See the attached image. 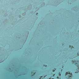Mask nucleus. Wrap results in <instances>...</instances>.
<instances>
[{
  "label": "nucleus",
  "instance_id": "423d86ee",
  "mask_svg": "<svg viewBox=\"0 0 79 79\" xmlns=\"http://www.w3.org/2000/svg\"><path fill=\"white\" fill-rule=\"evenodd\" d=\"M57 79H60V78L58 77H57Z\"/></svg>",
  "mask_w": 79,
  "mask_h": 79
},
{
  "label": "nucleus",
  "instance_id": "4468645a",
  "mask_svg": "<svg viewBox=\"0 0 79 79\" xmlns=\"http://www.w3.org/2000/svg\"><path fill=\"white\" fill-rule=\"evenodd\" d=\"M77 54H78V53H77Z\"/></svg>",
  "mask_w": 79,
  "mask_h": 79
},
{
  "label": "nucleus",
  "instance_id": "20e7f679",
  "mask_svg": "<svg viewBox=\"0 0 79 79\" xmlns=\"http://www.w3.org/2000/svg\"><path fill=\"white\" fill-rule=\"evenodd\" d=\"M73 46H72V47L71 46V45L69 46V47H70V48H73Z\"/></svg>",
  "mask_w": 79,
  "mask_h": 79
},
{
  "label": "nucleus",
  "instance_id": "7ed1b4c3",
  "mask_svg": "<svg viewBox=\"0 0 79 79\" xmlns=\"http://www.w3.org/2000/svg\"><path fill=\"white\" fill-rule=\"evenodd\" d=\"M60 73H59V77H61V74H60Z\"/></svg>",
  "mask_w": 79,
  "mask_h": 79
},
{
  "label": "nucleus",
  "instance_id": "6e6552de",
  "mask_svg": "<svg viewBox=\"0 0 79 79\" xmlns=\"http://www.w3.org/2000/svg\"><path fill=\"white\" fill-rule=\"evenodd\" d=\"M69 79H72V78H69Z\"/></svg>",
  "mask_w": 79,
  "mask_h": 79
},
{
  "label": "nucleus",
  "instance_id": "0eeeda50",
  "mask_svg": "<svg viewBox=\"0 0 79 79\" xmlns=\"http://www.w3.org/2000/svg\"><path fill=\"white\" fill-rule=\"evenodd\" d=\"M35 74V73H33L32 76H34V74Z\"/></svg>",
  "mask_w": 79,
  "mask_h": 79
},
{
  "label": "nucleus",
  "instance_id": "9d476101",
  "mask_svg": "<svg viewBox=\"0 0 79 79\" xmlns=\"http://www.w3.org/2000/svg\"><path fill=\"white\" fill-rule=\"evenodd\" d=\"M55 76V74H54L53 75V76Z\"/></svg>",
  "mask_w": 79,
  "mask_h": 79
},
{
  "label": "nucleus",
  "instance_id": "dca6fc26",
  "mask_svg": "<svg viewBox=\"0 0 79 79\" xmlns=\"http://www.w3.org/2000/svg\"><path fill=\"white\" fill-rule=\"evenodd\" d=\"M53 79H54V78H53Z\"/></svg>",
  "mask_w": 79,
  "mask_h": 79
},
{
  "label": "nucleus",
  "instance_id": "2eb2a0df",
  "mask_svg": "<svg viewBox=\"0 0 79 79\" xmlns=\"http://www.w3.org/2000/svg\"><path fill=\"white\" fill-rule=\"evenodd\" d=\"M61 71H62V69L61 70Z\"/></svg>",
  "mask_w": 79,
  "mask_h": 79
},
{
  "label": "nucleus",
  "instance_id": "f8f14e48",
  "mask_svg": "<svg viewBox=\"0 0 79 79\" xmlns=\"http://www.w3.org/2000/svg\"><path fill=\"white\" fill-rule=\"evenodd\" d=\"M49 79H51V78H49Z\"/></svg>",
  "mask_w": 79,
  "mask_h": 79
},
{
  "label": "nucleus",
  "instance_id": "ddd939ff",
  "mask_svg": "<svg viewBox=\"0 0 79 79\" xmlns=\"http://www.w3.org/2000/svg\"><path fill=\"white\" fill-rule=\"evenodd\" d=\"M52 79H53V78H52Z\"/></svg>",
  "mask_w": 79,
  "mask_h": 79
},
{
  "label": "nucleus",
  "instance_id": "f03ea898",
  "mask_svg": "<svg viewBox=\"0 0 79 79\" xmlns=\"http://www.w3.org/2000/svg\"><path fill=\"white\" fill-rule=\"evenodd\" d=\"M69 73L67 72L65 74V76L67 77H72V73H70V72H68Z\"/></svg>",
  "mask_w": 79,
  "mask_h": 79
},
{
  "label": "nucleus",
  "instance_id": "1a4fd4ad",
  "mask_svg": "<svg viewBox=\"0 0 79 79\" xmlns=\"http://www.w3.org/2000/svg\"><path fill=\"white\" fill-rule=\"evenodd\" d=\"M36 15H38V13H36Z\"/></svg>",
  "mask_w": 79,
  "mask_h": 79
},
{
  "label": "nucleus",
  "instance_id": "f257e3e1",
  "mask_svg": "<svg viewBox=\"0 0 79 79\" xmlns=\"http://www.w3.org/2000/svg\"><path fill=\"white\" fill-rule=\"evenodd\" d=\"M72 62L73 63V64H75V65L77 67L76 71L77 73H78V72H79V61L72 60Z\"/></svg>",
  "mask_w": 79,
  "mask_h": 79
},
{
  "label": "nucleus",
  "instance_id": "9b49d317",
  "mask_svg": "<svg viewBox=\"0 0 79 79\" xmlns=\"http://www.w3.org/2000/svg\"><path fill=\"white\" fill-rule=\"evenodd\" d=\"M46 67H47V65H46Z\"/></svg>",
  "mask_w": 79,
  "mask_h": 79
},
{
  "label": "nucleus",
  "instance_id": "39448f33",
  "mask_svg": "<svg viewBox=\"0 0 79 79\" xmlns=\"http://www.w3.org/2000/svg\"><path fill=\"white\" fill-rule=\"evenodd\" d=\"M55 70H56V69H54V70H53V72H54V71H55Z\"/></svg>",
  "mask_w": 79,
  "mask_h": 79
}]
</instances>
